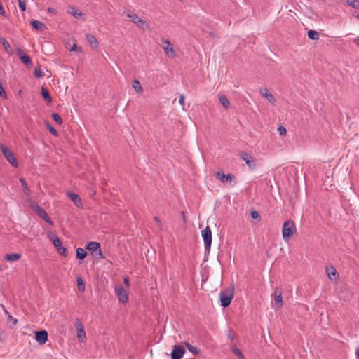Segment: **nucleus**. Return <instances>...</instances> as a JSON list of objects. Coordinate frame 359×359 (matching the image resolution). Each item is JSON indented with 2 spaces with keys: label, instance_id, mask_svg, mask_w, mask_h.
Segmentation results:
<instances>
[{
  "label": "nucleus",
  "instance_id": "nucleus-1",
  "mask_svg": "<svg viewBox=\"0 0 359 359\" xmlns=\"http://www.w3.org/2000/svg\"><path fill=\"white\" fill-rule=\"evenodd\" d=\"M297 232L296 226L292 220H287L283 223L282 229V236L285 241H287Z\"/></svg>",
  "mask_w": 359,
  "mask_h": 359
},
{
  "label": "nucleus",
  "instance_id": "nucleus-2",
  "mask_svg": "<svg viewBox=\"0 0 359 359\" xmlns=\"http://www.w3.org/2000/svg\"><path fill=\"white\" fill-rule=\"evenodd\" d=\"M234 295V287L231 285L230 287L226 289L225 290L221 291L219 293V300L221 302V305L223 307H227L230 305L232 299Z\"/></svg>",
  "mask_w": 359,
  "mask_h": 359
},
{
  "label": "nucleus",
  "instance_id": "nucleus-3",
  "mask_svg": "<svg viewBox=\"0 0 359 359\" xmlns=\"http://www.w3.org/2000/svg\"><path fill=\"white\" fill-rule=\"evenodd\" d=\"M29 205L32 208V210L38 215L39 217L44 219L50 225H53V222L51 221L50 218L48 216L46 211L43 208H41L36 203L29 200Z\"/></svg>",
  "mask_w": 359,
  "mask_h": 359
},
{
  "label": "nucleus",
  "instance_id": "nucleus-4",
  "mask_svg": "<svg viewBox=\"0 0 359 359\" xmlns=\"http://www.w3.org/2000/svg\"><path fill=\"white\" fill-rule=\"evenodd\" d=\"M161 47L164 50L165 55L170 58L173 59L177 56V53L175 49L174 45L168 40H163Z\"/></svg>",
  "mask_w": 359,
  "mask_h": 359
},
{
  "label": "nucleus",
  "instance_id": "nucleus-5",
  "mask_svg": "<svg viewBox=\"0 0 359 359\" xmlns=\"http://www.w3.org/2000/svg\"><path fill=\"white\" fill-rule=\"evenodd\" d=\"M48 235V238H50V240L52 241V242L53 243V245L57 248L58 252L61 255H62L64 257H67V254H68V251L65 248L62 247V242H61L60 239L58 238V236L56 235H54L51 233H49Z\"/></svg>",
  "mask_w": 359,
  "mask_h": 359
},
{
  "label": "nucleus",
  "instance_id": "nucleus-6",
  "mask_svg": "<svg viewBox=\"0 0 359 359\" xmlns=\"http://www.w3.org/2000/svg\"><path fill=\"white\" fill-rule=\"evenodd\" d=\"M0 149L3 153L5 158L11 163V165L15 168L18 166V161L14 157L13 152L5 145H0Z\"/></svg>",
  "mask_w": 359,
  "mask_h": 359
},
{
  "label": "nucleus",
  "instance_id": "nucleus-7",
  "mask_svg": "<svg viewBox=\"0 0 359 359\" xmlns=\"http://www.w3.org/2000/svg\"><path fill=\"white\" fill-rule=\"evenodd\" d=\"M201 236L204 241L205 250H210L212 244V231L209 226H207L201 231Z\"/></svg>",
  "mask_w": 359,
  "mask_h": 359
},
{
  "label": "nucleus",
  "instance_id": "nucleus-8",
  "mask_svg": "<svg viewBox=\"0 0 359 359\" xmlns=\"http://www.w3.org/2000/svg\"><path fill=\"white\" fill-rule=\"evenodd\" d=\"M126 16L130 18V21L141 28L148 27V25L138 15L135 13H127Z\"/></svg>",
  "mask_w": 359,
  "mask_h": 359
},
{
  "label": "nucleus",
  "instance_id": "nucleus-9",
  "mask_svg": "<svg viewBox=\"0 0 359 359\" xmlns=\"http://www.w3.org/2000/svg\"><path fill=\"white\" fill-rule=\"evenodd\" d=\"M185 353V349L183 346L175 345L170 353L172 359H182Z\"/></svg>",
  "mask_w": 359,
  "mask_h": 359
},
{
  "label": "nucleus",
  "instance_id": "nucleus-10",
  "mask_svg": "<svg viewBox=\"0 0 359 359\" xmlns=\"http://www.w3.org/2000/svg\"><path fill=\"white\" fill-rule=\"evenodd\" d=\"M75 327L77 331V338L79 341L80 342H84L86 338V334L83 324L79 320H76L75 323Z\"/></svg>",
  "mask_w": 359,
  "mask_h": 359
},
{
  "label": "nucleus",
  "instance_id": "nucleus-11",
  "mask_svg": "<svg viewBox=\"0 0 359 359\" xmlns=\"http://www.w3.org/2000/svg\"><path fill=\"white\" fill-rule=\"evenodd\" d=\"M325 271L330 280L335 282L339 279V273L334 266L330 265L327 266Z\"/></svg>",
  "mask_w": 359,
  "mask_h": 359
},
{
  "label": "nucleus",
  "instance_id": "nucleus-12",
  "mask_svg": "<svg viewBox=\"0 0 359 359\" xmlns=\"http://www.w3.org/2000/svg\"><path fill=\"white\" fill-rule=\"evenodd\" d=\"M259 93L263 97L266 98L271 104L273 105L276 104V98L266 88H260Z\"/></svg>",
  "mask_w": 359,
  "mask_h": 359
},
{
  "label": "nucleus",
  "instance_id": "nucleus-13",
  "mask_svg": "<svg viewBox=\"0 0 359 359\" xmlns=\"http://www.w3.org/2000/svg\"><path fill=\"white\" fill-rule=\"evenodd\" d=\"M35 339L39 344H44L48 341V332L46 330L35 332Z\"/></svg>",
  "mask_w": 359,
  "mask_h": 359
},
{
  "label": "nucleus",
  "instance_id": "nucleus-14",
  "mask_svg": "<svg viewBox=\"0 0 359 359\" xmlns=\"http://www.w3.org/2000/svg\"><path fill=\"white\" fill-rule=\"evenodd\" d=\"M115 292L120 302L122 303H126L128 302V293L123 286L117 287L115 290Z\"/></svg>",
  "mask_w": 359,
  "mask_h": 359
},
{
  "label": "nucleus",
  "instance_id": "nucleus-15",
  "mask_svg": "<svg viewBox=\"0 0 359 359\" xmlns=\"http://www.w3.org/2000/svg\"><path fill=\"white\" fill-rule=\"evenodd\" d=\"M241 158L244 161L247 165L251 168L253 169L255 168V163L254 162V160L251 156H250L248 154L245 152H243L240 155Z\"/></svg>",
  "mask_w": 359,
  "mask_h": 359
},
{
  "label": "nucleus",
  "instance_id": "nucleus-16",
  "mask_svg": "<svg viewBox=\"0 0 359 359\" xmlns=\"http://www.w3.org/2000/svg\"><path fill=\"white\" fill-rule=\"evenodd\" d=\"M67 12L76 18H83V20H85L84 14L81 11L76 9L75 7H69L67 9Z\"/></svg>",
  "mask_w": 359,
  "mask_h": 359
},
{
  "label": "nucleus",
  "instance_id": "nucleus-17",
  "mask_svg": "<svg viewBox=\"0 0 359 359\" xmlns=\"http://www.w3.org/2000/svg\"><path fill=\"white\" fill-rule=\"evenodd\" d=\"M4 258L8 262H13L19 260L21 258V255L19 253L6 254Z\"/></svg>",
  "mask_w": 359,
  "mask_h": 359
},
{
  "label": "nucleus",
  "instance_id": "nucleus-18",
  "mask_svg": "<svg viewBox=\"0 0 359 359\" xmlns=\"http://www.w3.org/2000/svg\"><path fill=\"white\" fill-rule=\"evenodd\" d=\"M68 196L77 207H81V200L78 194L69 193Z\"/></svg>",
  "mask_w": 359,
  "mask_h": 359
},
{
  "label": "nucleus",
  "instance_id": "nucleus-19",
  "mask_svg": "<svg viewBox=\"0 0 359 359\" xmlns=\"http://www.w3.org/2000/svg\"><path fill=\"white\" fill-rule=\"evenodd\" d=\"M31 25H32V27L36 30L42 31V30L46 29V25L39 20H32L31 22Z\"/></svg>",
  "mask_w": 359,
  "mask_h": 359
},
{
  "label": "nucleus",
  "instance_id": "nucleus-20",
  "mask_svg": "<svg viewBox=\"0 0 359 359\" xmlns=\"http://www.w3.org/2000/svg\"><path fill=\"white\" fill-rule=\"evenodd\" d=\"M274 301L276 304L278 306V307H281L283 305V298L282 293L277 290L274 292Z\"/></svg>",
  "mask_w": 359,
  "mask_h": 359
},
{
  "label": "nucleus",
  "instance_id": "nucleus-21",
  "mask_svg": "<svg viewBox=\"0 0 359 359\" xmlns=\"http://www.w3.org/2000/svg\"><path fill=\"white\" fill-rule=\"evenodd\" d=\"M86 38L92 48H97L98 41H97V39L93 35L87 34Z\"/></svg>",
  "mask_w": 359,
  "mask_h": 359
},
{
  "label": "nucleus",
  "instance_id": "nucleus-22",
  "mask_svg": "<svg viewBox=\"0 0 359 359\" xmlns=\"http://www.w3.org/2000/svg\"><path fill=\"white\" fill-rule=\"evenodd\" d=\"M219 101L225 109H228L230 107V102L224 95H219Z\"/></svg>",
  "mask_w": 359,
  "mask_h": 359
},
{
  "label": "nucleus",
  "instance_id": "nucleus-23",
  "mask_svg": "<svg viewBox=\"0 0 359 359\" xmlns=\"http://www.w3.org/2000/svg\"><path fill=\"white\" fill-rule=\"evenodd\" d=\"M184 345L193 355H196L200 353V350L197 347L191 345L189 343L184 342Z\"/></svg>",
  "mask_w": 359,
  "mask_h": 359
},
{
  "label": "nucleus",
  "instance_id": "nucleus-24",
  "mask_svg": "<svg viewBox=\"0 0 359 359\" xmlns=\"http://www.w3.org/2000/svg\"><path fill=\"white\" fill-rule=\"evenodd\" d=\"M100 248V245L97 242H90L87 245V250L91 252V253L94 252Z\"/></svg>",
  "mask_w": 359,
  "mask_h": 359
},
{
  "label": "nucleus",
  "instance_id": "nucleus-25",
  "mask_svg": "<svg viewBox=\"0 0 359 359\" xmlns=\"http://www.w3.org/2000/svg\"><path fill=\"white\" fill-rule=\"evenodd\" d=\"M132 86L137 93H142L143 92V88L138 80H134Z\"/></svg>",
  "mask_w": 359,
  "mask_h": 359
},
{
  "label": "nucleus",
  "instance_id": "nucleus-26",
  "mask_svg": "<svg viewBox=\"0 0 359 359\" xmlns=\"http://www.w3.org/2000/svg\"><path fill=\"white\" fill-rule=\"evenodd\" d=\"M308 37L312 40H318L319 39V34L318 32L315 30H309L307 33Z\"/></svg>",
  "mask_w": 359,
  "mask_h": 359
},
{
  "label": "nucleus",
  "instance_id": "nucleus-27",
  "mask_svg": "<svg viewBox=\"0 0 359 359\" xmlns=\"http://www.w3.org/2000/svg\"><path fill=\"white\" fill-rule=\"evenodd\" d=\"M0 41L1 42L4 48L6 50L7 53H11V47L9 44V43L5 39H0Z\"/></svg>",
  "mask_w": 359,
  "mask_h": 359
},
{
  "label": "nucleus",
  "instance_id": "nucleus-28",
  "mask_svg": "<svg viewBox=\"0 0 359 359\" xmlns=\"http://www.w3.org/2000/svg\"><path fill=\"white\" fill-rule=\"evenodd\" d=\"M86 256V252L83 248H78L76 250V257L79 259H83Z\"/></svg>",
  "mask_w": 359,
  "mask_h": 359
},
{
  "label": "nucleus",
  "instance_id": "nucleus-29",
  "mask_svg": "<svg viewBox=\"0 0 359 359\" xmlns=\"http://www.w3.org/2000/svg\"><path fill=\"white\" fill-rule=\"evenodd\" d=\"M41 95L43 97L47 100L48 102H51V97L50 95L49 92L44 88H42L41 89Z\"/></svg>",
  "mask_w": 359,
  "mask_h": 359
},
{
  "label": "nucleus",
  "instance_id": "nucleus-30",
  "mask_svg": "<svg viewBox=\"0 0 359 359\" xmlns=\"http://www.w3.org/2000/svg\"><path fill=\"white\" fill-rule=\"evenodd\" d=\"M346 4L353 8L359 9V1L358 0H346Z\"/></svg>",
  "mask_w": 359,
  "mask_h": 359
},
{
  "label": "nucleus",
  "instance_id": "nucleus-31",
  "mask_svg": "<svg viewBox=\"0 0 359 359\" xmlns=\"http://www.w3.org/2000/svg\"><path fill=\"white\" fill-rule=\"evenodd\" d=\"M20 182L22 184V186L23 187V191H24V194L27 196H29L30 194V190L28 188L25 181L24 179H20Z\"/></svg>",
  "mask_w": 359,
  "mask_h": 359
},
{
  "label": "nucleus",
  "instance_id": "nucleus-32",
  "mask_svg": "<svg viewBox=\"0 0 359 359\" xmlns=\"http://www.w3.org/2000/svg\"><path fill=\"white\" fill-rule=\"evenodd\" d=\"M77 287L78 289L81 292L85 290V283L82 278L80 277L77 278Z\"/></svg>",
  "mask_w": 359,
  "mask_h": 359
},
{
  "label": "nucleus",
  "instance_id": "nucleus-33",
  "mask_svg": "<svg viewBox=\"0 0 359 359\" xmlns=\"http://www.w3.org/2000/svg\"><path fill=\"white\" fill-rule=\"evenodd\" d=\"M92 255L95 258H96L97 259H100L103 258V255H102V252L101 250V248H100L98 250H97L96 251L93 252Z\"/></svg>",
  "mask_w": 359,
  "mask_h": 359
},
{
  "label": "nucleus",
  "instance_id": "nucleus-34",
  "mask_svg": "<svg viewBox=\"0 0 359 359\" xmlns=\"http://www.w3.org/2000/svg\"><path fill=\"white\" fill-rule=\"evenodd\" d=\"M20 60L26 65H32V60H31L30 57L29 56H27V55H25L24 56L21 57Z\"/></svg>",
  "mask_w": 359,
  "mask_h": 359
},
{
  "label": "nucleus",
  "instance_id": "nucleus-35",
  "mask_svg": "<svg viewBox=\"0 0 359 359\" xmlns=\"http://www.w3.org/2000/svg\"><path fill=\"white\" fill-rule=\"evenodd\" d=\"M217 179L222 182H225V178L226 177V175L222 172H217L215 175Z\"/></svg>",
  "mask_w": 359,
  "mask_h": 359
},
{
  "label": "nucleus",
  "instance_id": "nucleus-36",
  "mask_svg": "<svg viewBox=\"0 0 359 359\" xmlns=\"http://www.w3.org/2000/svg\"><path fill=\"white\" fill-rule=\"evenodd\" d=\"M47 129L55 136H57V130L48 123H46Z\"/></svg>",
  "mask_w": 359,
  "mask_h": 359
},
{
  "label": "nucleus",
  "instance_id": "nucleus-37",
  "mask_svg": "<svg viewBox=\"0 0 359 359\" xmlns=\"http://www.w3.org/2000/svg\"><path fill=\"white\" fill-rule=\"evenodd\" d=\"M232 351L240 359H243L244 358V356H243V353H241V351L238 348H237L236 347H233L232 348Z\"/></svg>",
  "mask_w": 359,
  "mask_h": 359
},
{
  "label": "nucleus",
  "instance_id": "nucleus-38",
  "mask_svg": "<svg viewBox=\"0 0 359 359\" xmlns=\"http://www.w3.org/2000/svg\"><path fill=\"white\" fill-rule=\"evenodd\" d=\"M34 75L37 78H41L44 76L43 72L41 69V68H36L34 69Z\"/></svg>",
  "mask_w": 359,
  "mask_h": 359
},
{
  "label": "nucleus",
  "instance_id": "nucleus-39",
  "mask_svg": "<svg viewBox=\"0 0 359 359\" xmlns=\"http://www.w3.org/2000/svg\"><path fill=\"white\" fill-rule=\"evenodd\" d=\"M277 130H278V133H279V134L280 135H283V136L286 135L287 130H286V128L284 126H280L278 127Z\"/></svg>",
  "mask_w": 359,
  "mask_h": 359
},
{
  "label": "nucleus",
  "instance_id": "nucleus-40",
  "mask_svg": "<svg viewBox=\"0 0 359 359\" xmlns=\"http://www.w3.org/2000/svg\"><path fill=\"white\" fill-rule=\"evenodd\" d=\"M52 117H53V120L55 122H57L58 124L62 123V120L61 117L57 114H53L52 115Z\"/></svg>",
  "mask_w": 359,
  "mask_h": 359
},
{
  "label": "nucleus",
  "instance_id": "nucleus-41",
  "mask_svg": "<svg viewBox=\"0 0 359 359\" xmlns=\"http://www.w3.org/2000/svg\"><path fill=\"white\" fill-rule=\"evenodd\" d=\"M251 218L253 219L260 220V215L257 211H252L250 213Z\"/></svg>",
  "mask_w": 359,
  "mask_h": 359
},
{
  "label": "nucleus",
  "instance_id": "nucleus-42",
  "mask_svg": "<svg viewBox=\"0 0 359 359\" xmlns=\"http://www.w3.org/2000/svg\"><path fill=\"white\" fill-rule=\"evenodd\" d=\"M19 7L22 11H25L26 10V4L25 0H18Z\"/></svg>",
  "mask_w": 359,
  "mask_h": 359
},
{
  "label": "nucleus",
  "instance_id": "nucleus-43",
  "mask_svg": "<svg viewBox=\"0 0 359 359\" xmlns=\"http://www.w3.org/2000/svg\"><path fill=\"white\" fill-rule=\"evenodd\" d=\"M234 176L232 174H227L226 177L225 178V182H231L234 180Z\"/></svg>",
  "mask_w": 359,
  "mask_h": 359
},
{
  "label": "nucleus",
  "instance_id": "nucleus-44",
  "mask_svg": "<svg viewBox=\"0 0 359 359\" xmlns=\"http://www.w3.org/2000/svg\"><path fill=\"white\" fill-rule=\"evenodd\" d=\"M179 103L184 108V104H185V98L183 95H180V99H179Z\"/></svg>",
  "mask_w": 359,
  "mask_h": 359
},
{
  "label": "nucleus",
  "instance_id": "nucleus-45",
  "mask_svg": "<svg viewBox=\"0 0 359 359\" xmlns=\"http://www.w3.org/2000/svg\"><path fill=\"white\" fill-rule=\"evenodd\" d=\"M16 53L20 58L25 55L24 52L21 49H17Z\"/></svg>",
  "mask_w": 359,
  "mask_h": 359
},
{
  "label": "nucleus",
  "instance_id": "nucleus-46",
  "mask_svg": "<svg viewBox=\"0 0 359 359\" xmlns=\"http://www.w3.org/2000/svg\"><path fill=\"white\" fill-rule=\"evenodd\" d=\"M123 282H124V284L126 285V286L127 287H130V283H129V278L128 277H125L124 279H123Z\"/></svg>",
  "mask_w": 359,
  "mask_h": 359
},
{
  "label": "nucleus",
  "instance_id": "nucleus-47",
  "mask_svg": "<svg viewBox=\"0 0 359 359\" xmlns=\"http://www.w3.org/2000/svg\"><path fill=\"white\" fill-rule=\"evenodd\" d=\"M8 319L13 321L14 325H15L18 323V320L14 318L11 315H8Z\"/></svg>",
  "mask_w": 359,
  "mask_h": 359
},
{
  "label": "nucleus",
  "instance_id": "nucleus-48",
  "mask_svg": "<svg viewBox=\"0 0 359 359\" xmlns=\"http://www.w3.org/2000/svg\"><path fill=\"white\" fill-rule=\"evenodd\" d=\"M48 12L50 13H52V14H56L57 13V11L54 8H52V7H49L48 8Z\"/></svg>",
  "mask_w": 359,
  "mask_h": 359
},
{
  "label": "nucleus",
  "instance_id": "nucleus-49",
  "mask_svg": "<svg viewBox=\"0 0 359 359\" xmlns=\"http://www.w3.org/2000/svg\"><path fill=\"white\" fill-rule=\"evenodd\" d=\"M154 220H155L156 223L158 224V226H161V220H160V219L158 217H154Z\"/></svg>",
  "mask_w": 359,
  "mask_h": 359
},
{
  "label": "nucleus",
  "instance_id": "nucleus-50",
  "mask_svg": "<svg viewBox=\"0 0 359 359\" xmlns=\"http://www.w3.org/2000/svg\"><path fill=\"white\" fill-rule=\"evenodd\" d=\"M353 41L355 44H357L358 46H359V36H358V37H356V38L353 39Z\"/></svg>",
  "mask_w": 359,
  "mask_h": 359
},
{
  "label": "nucleus",
  "instance_id": "nucleus-51",
  "mask_svg": "<svg viewBox=\"0 0 359 359\" xmlns=\"http://www.w3.org/2000/svg\"><path fill=\"white\" fill-rule=\"evenodd\" d=\"M76 43H74L72 45V46L71 47V48L69 49L70 51H74L76 50Z\"/></svg>",
  "mask_w": 359,
  "mask_h": 359
},
{
  "label": "nucleus",
  "instance_id": "nucleus-52",
  "mask_svg": "<svg viewBox=\"0 0 359 359\" xmlns=\"http://www.w3.org/2000/svg\"><path fill=\"white\" fill-rule=\"evenodd\" d=\"M4 313L8 316V315H11L8 311L7 310H6L4 308Z\"/></svg>",
  "mask_w": 359,
  "mask_h": 359
},
{
  "label": "nucleus",
  "instance_id": "nucleus-53",
  "mask_svg": "<svg viewBox=\"0 0 359 359\" xmlns=\"http://www.w3.org/2000/svg\"><path fill=\"white\" fill-rule=\"evenodd\" d=\"M356 354H357L358 358H359V348H358L356 350Z\"/></svg>",
  "mask_w": 359,
  "mask_h": 359
},
{
  "label": "nucleus",
  "instance_id": "nucleus-54",
  "mask_svg": "<svg viewBox=\"0 0 359 359\" xmlns=\"http://www.w3.org/2000/svg\"><path fill=\"white\" fill-rule=\"evenodd\" d=\"M356 18L359 19V15H356Z\"/></svg>",
  "mask_w": 359,
  "mask_h": 359
}]
</instances>
